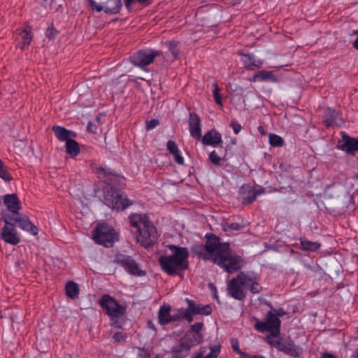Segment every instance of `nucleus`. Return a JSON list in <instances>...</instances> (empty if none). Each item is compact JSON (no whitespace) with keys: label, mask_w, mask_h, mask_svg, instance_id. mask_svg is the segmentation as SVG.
Here are the masks:
<instances>
[{"label":"nucleus","mask_w":358,"mask_h":358,"mask_svg":"<svg viewBox=\"0 0 358 358\" xmlns=\"http://www.w3.org/2000/svg\"><path fill=\"white\" fill-rule=\"evenodd\" d=\"M341 136L343 144L340 145V150L352 155L358 152V137H350L345 132H342Z\"/></svg>","instance_id":"obj_16"},{"label":"nucleus","mask_w":358,"mask_h":358,"mask_svg":"<svg viewBox=\"0 0 358 358\" xmlns=\"http://www.w3.org/2000/svg\"><path fill=\"white\" fill-rule=\"evenodd\" d=\"M159 122L157 119H152L150 120L146 121V129L148 130H151L155 129L157 125H159Z\"/></svg>","instance_id":"obj_44"},{"label":"nucleus","mask_w":358,"mask_h":358,"mask_svg":"<svg viewBox=\"0 0 358 358\" xmlns=\"http://www.w3.org/2000/svg\"><path fill=\"white\" fill-rule=\"evenodd\" d=\"M271 338V336L266 337L267 343L272 347L276 348L278 351L294 357H299L303 353L302 348L296 345L293 341L289 340L282 341L281 338Z\"/></svg>","instance_id":"obj_9"},{"label":"nucleus","mask_w":358,"mask_h":358,"mask_svg":"<svg viewBox=\"0 0 358 358\" xmlns=\"http://www.w3.org/2000/svg\"><path fill=\"white\" fill-rule=\"evenodd\" d=\"M190 348L180 339L179 343L171 348V356L174 358H185L190 352Z\"/></svg>","instance_id":"obj_23"},{"label":"nucleus","mask_w":358,"mask_h":358,"mask_svg":"<svg viewBox=\"0 0 358 358\" xmlns=\"http://www.w3.org/2000/svg\"><path fill=\"white\" fill-rule=\"evenodd\" d=\"M167 247L171 253L159 257V263L162 270L169 275H176L187 269L189 255L188 249L176 245H169Z\"/></svg>","instance_id":"obj_4"},{"label":"nucleus","mask_w":358,"mask_h":358,"mask_svg":"<svg viewBox=\"0 0 358 358\" xmlns=\"http://www.w3.org/2000/svg\"><path fill=\"white\" fill-rule=\"evenodd\" d=\"M358 34V31H356ZM353 47L358 50V37L353 42Z\"/></svg>","instance_id":"obj_51"},{"label":"nucleus","mask_w":358,"mask_h":358,"mask_svg":"<svg viewBox=\"0 0 358 358\" xmlns=\"http://www.w3.org/2000/svg\"><path fill=\"white\" fill-rule=\"evenodd\" d=\"M14 225L18 224V227L23 231L29 232L31 235L38 234V228L28 218V217L22 213H17L13 217H10Z\"/></svg>","instance_id":"obj_15"},{"label":"nucleus","mask_w":358,"mask_h":358,"mask_svg":"<svg viewBox=\"0 0 358 358\" xmlns=\"http://www.w3.org/2000/svg\"><path fill=\"white\" fill-rule=\"evenodd\" d=\"M14 36L15 41L17 42V46L22 50L29 47L33 38L31 31L27 29H16Z\"/></svg>","instance_id":"obj_18"},{"label":"nucleus","mask_w":358,"mask_h":358,"mask_svg":"<svg viewBox=\"0 0 358 358\" xmlns=\"http://www.w3.org/2000/svg\"><path fill=\"white\" fill-rule=\"evenodd\" d=\"M235 134H238L242 129V126L237 120H233L230 124Z\"/></svg>","instance_id":"obj_43"},{"label":"nucleus","mask_w":358,"mask_h":358,"mask_svg":"<svg viewBox=\"0 0 358 358\" xmlns=\"http://www.w3.org/2000/svg\"><path fill=\"white\" fill-rule=\"evenodd\" d=\"M189 130L190 135L196 139L201 138V122L199 116L195 113L189 114Z\"/></svg>","instance_id":"obj_17"},{"label":"nucleus","mask_w":358,"mask_h":358,"mask_svg":"<svg viewBox=\"0 0 358 358\" xmlns=\"http://www.w3.org/2000/svg\"><path fill=\"white\" fill-rule=\"evenodd\" d=\"M52 131L54 132L55 137L61 142H66L71 137L75 136L73 131L59 125L53 126Z\"/></svg>","instance_id":"obj_24"},{"label":"nucleus","mask_w":358,"mask_h":358,"mask_svg":"<svg viewBox=\"0 0 358 358\" xmlns=\"http://www.w3.org/2000/svg\"><path fill=\"white\" fill-rule=\"evenodd\" d=\"M203 327L204 324L203 322H196L191 325L189 329L187 331L196 335H203L201 331L203 329Z\"/></svg>","instance_id":"obj_34"},{"label":"nucleus","mask_w":358,"mask_h":358,"mask_svg":"<svg viewBox=\"0 0 358 358\" xmlns=\"http://www.w3.org/2000/svg\"><path fill=\"white\" fill-rule=\"evenodd\" d=\"M203 144L215 147L222 143V135L215 129H210L201 138Z\"/></svg>","instance_id":"obj_20"},{"label":"nucleus","mask_w":358,"mask_h":358,"mask_svg":"<svg viewBox=\"0 0 358 358\" xmlns=\"http://www.w3.org/2000/svg\"><path fill=\"white\" fill-rule=\"evenodd\" d=\"M357 264H358V255H357Z\"/></svg>","instance_id":"obj_60"},{"label":"nucleus","mask_w":358,"mask_h":358,"mask_svg":"<svg viewBox=\"0 0 358 358\" xmlns=\"http://www.w3.org/2000/svg\"><path fill=\"white\" fill-rule=\"evenodd\" d=\"M214 296H215V298L217 299V296L216 293H215Z\"/></svg>","instance_id":"obj_58"},{"label":"nucleus","mask_w":358,"mask_h":358,"mask_svg":"<svg viewBox=\"0 0 358 358\" xmlns=\"http://www.w3.org/2000/svg\"><path fill=\"white\" fill-rule=\"evenodd\" d=\"M0 178L6 182H10L13 179L10 173L3 164L0 166Z\"/></svg>","instance_id":"obj_35"},{"label":"nucleus","mask_w":358,"mask_h":358,"mask_svg":"<svg viewBox=\"0 0 358 358\" xmlns=\"http://www.w3.org/2000/svg\"><path fill=\"white\" fill-rule=\"evenodd\" d=\"M281 66H279L278 68H280ZM271 68H278L277 66H271Z\"/></svg>","instance_id":"obj_57"},{"label":"nucleus","mask_w":358,"mask_h":358,"mask_svg":"<svg viewBox=\"0 0 358 358\" xmlns=\"http://www.w3.org/2000/svg\"><path fill=\"white\" fill-rule=\"evenodd\" d=\"M88 2L92 10H95L97 12L104 11V6L98 4L95 0H88Z\"/></svg>","instance_id":"obj_40"},{"label":"nucleus","mask_w":358,"mask_h":358,"mask_svg":"<svg viewBox=\"0 0 358 358\" xmlns=\"http://www.w3.org/2000/svg\"><path fill=\"white\" fill-rule=\"evenodd\" d=\"M66 143V152L70 155L71 157H74L79 155L80 153V147L78 143L73 139L68 140Z\"/></svg>","instance_id":"obj_29"},{"label":"nucleus","mask_w":358,"mask_h":358,"mask_svg":"<svg viewBox=\"0 0 358 358\" xmlns=\"http://www.w3.org/2000/svg\"><path fill=\"white\" fill-rule=\"evenodd\" d=\"M1 220L4 222L0 230V238L6 243L17 245L20 242V236L11 222L8 215L2 214Z\"/></svg>","instance_id":"obj_8"},{"label":"nucleus","mask_w":358,"mask_h":358,"mask_svg":"<svg viewBox=\"0 0 358 358\" xmlns=\"http://www.w3.org/2000/svg\"><path fill=\"white\" fill-rule=\"evenodd\" d=\"M326 122H327V124H328V125H330V124H333V123H334V119H333V118L329 117V118H327V119H326Z\"/></svg>","instance_id":"obj_53"},{"label":"nucleus","mask_w":358,"mask_h":358,"mask_svg":"<svg viewBox=\"0 0 358 358\" xmlns=\"http://www.w3.org/2000/svg\"><path fill=\"white\" fill-rule=\"evenodd\" d=\"M91 124V122H89L88 124H87V129L90 130L89 127H90V124Z\"/></svg>","instance_id":"obj_56"},{"label":"nucleus","mask_w":358,"mask_h":358,"mask_svg":"<svg viewBox=\"0 0 358 358\" xmlns=\"http://www.w3.org/2000/svg\"><path fill=\"white\" fill-rule=\"evenodd\" d=\"M355 178L358 179V173L355 176Z\"/></svg>","instance_id":"obj_59"},{"label":"nucleus","mask_w":358,"mask_h":358,"mask_svg":"<svg viewBox=\"0 0 358 358\" xmlns=\"http://www.w3.org/2000/svg\"><path fill=\"white\" fill-rule=\"evenodd\" d=\"M351 358H358V349L351 355Z\"/></svg>","instance_id":"obj_54"},{"label":"nucleus","mask_w":358,"mask_h":358,"mask_svg":"<svg viewBox=\"0 0 358 358\" xmlns=\"http://www.w3.org/2000/svg\"><path fill=\"white\" fill-rule=\"evenodd\" d=\"M241 358H266L264 356L261 355H250L245 352H241Z\"/></svg>","instance_id":"obj_48"},{"label":"nucleus","mask_w":358,"mask_h":358,"mask_svg":"<svg viewBox=\"0 0 358 358\" xmlns=\"http://www.w3.org/2000/svg\"><path fill=\"white\" fill-rule=\"evenodd\" d=\"M205 238L206 244L200 252L203 259L213 262L228 273L241 271L244 259L232 252L229 243H222L220 238L213 234H206Z\"/></svg>","instance_id":"obj_1"},{"label":"nucleus","mask_w":358,"mask_h":358,"mask_svg":"<svg viewBox=\"0 0 358 358\" xmlns=\"http://www.w3.org/2000/svg\"><path fill=\"white\" fill-rule=\"evenodd\" d=\"M166 148L171 155L176 154V152L180 150L176 142L172 140H169L167 141Z\"/></svg>","instance_id":"obj_38"},{"label":"nucleus","mask_w":358,"mask_h":358,"mask_svg":"<svg viewBox=\"0 0 358 358\" xmlns=\"http://www.w3.org/2000/svg\"><path fill=\"white\" fill-rule=\"evenodd\" d=\"M230 343L231 345L232 349L240 356H241V352H243L242 350H241L239 348V343L237 339L236 338H231L230 340Z\"/></svg>","instance_id":"obj_42"},{"label":"nucleus","mask_w":358,"mask_h":358,"mask_svg":"<svg viewBox=\"0 0 358 358\" xmlns=\"http://www.w3.org/2000/svg\"><path fill=\"white\" fill-rule=\"evenodd\" d=\"M182 310L183 308H180L176 314L171 315V322H177L182 319V313H181Z\"/></svg>","instance_id":"obj_47"},{"label":"nucleus","mask_w":358,"mask_h":358,"mask_svg":"<svg viewBox=\"0 0 358 358\" xmlns=\"http://www.w3.org/2000/svg\"><path fill=\"white\" fill-rule=\"evenodd\" d=\"M174 157V161L180 164V165H183L184 164V162H185V160H184V158L181 155V152L180 151H178L176 152V154H173L172 155Z\"/></svg>","instance_id":"obj_45"},{"label":"nucleus","mask_w":358,"mask_h":358,"mask_svg":"<svg viewBox=\"0 0 358 358\" xmlns=\"http://www.w3.org/2000/svg\"><path fill=\"white\" fill-rule=\"evenodd\" d=\"M181 340L191 349L198 345L203 341V336L196 335L187 331Z\"/></svg>","instance_id":"obj_25"},{"label":"nucleus","mask_w":358,"mask_h":358,"mask_svg":"<svg viewBox=\"0 0 358 358\" xmlns=\"http://www.w3.org/2000/svg\"><path fill=\"white\" fill-rule=\"evenodd\" d=\"M99 178L103 180L106 185L103 187V202L108 207L117 210H123L132 205L127 196L121 193L115 185H118L124 179L112 169L103 166L94 169Z\"/></svg>","instance_id":"obj_2"},{"label":"nucleus","mask_w":358,"mask_h":358,"mask_svg":"<svg viewBox=\"0 0 358 358\" xmlns=\"http://www.w3.org/2000/svg\"><path fill=\"white\" fill-rule=\"evenodd\" d=\"M121 0H108L104 6V12L107 14H117L122 8Z\"/></svg>","instance_id":"obj_28"},{"label":"nucleus","mask_w":358,"mask_h":358,"mask_svg":"<svg viewBox=\"0 0 358 358\" xmlns=\"http://www.w3.org/2000/svg\"><path fill=\"white\" fill-rule=\"evenodd\" d=\"M171 308L170 306H162L158 311V322L164 326L171 323Z\"/></svg>","instance_id":"obj_26"},{"label":"nucleus","mask_w":358,"mask_h":358,"mask_svg":"<svg viewBox=\"0 0 358 358\" xmlns=\"http://www.w3.org/2000/svg\"><path fill=\"white\" fill-rule=\"evenodd\" d=\"M148 0H124L126 6H129L134 1H138L139 3H144L147 1Z\"/></svg>","instance_id":"obj_50"},{"label":"nucleus","mask_w":358,"mask_h":358,"mask_svg":"<svg viewBox=\"0 0 358 358\" xmlns=\"http://www.w3.org/2000/svg\"><path fill=\"white\" fill-rule=\"evenodd\" d=\"M57 34V31H56V29H54V28H52V27H51V28H48V29L46 30V31H45V35H46V36H47L49 39H50V40L54 39V38H55V36H56Z\"/></svg>","instance_id":"obj_46"},{"label":"nucleus","mask_w":358,"mask_h":358,"mask_svg":"<svg viewBox=\"0 0 358 358\" xmlns=\"http://www.w3.org/2000/svg\"><path fill=\"white\" fill-rule=\"evenodd\" d=\"M114 262L131 275L142 277L146 275L145 271L141 269L139 264L131 256L118 254L115 256Z\"/></svg>","instance_id":"obj_10"},{"label":"nucleus","mask_w":358,"mask_h":358,"mask_svg":"<svg viewBox=\"0 0 358 358\" xmlns=\"http://www.w3.org/2000/svg\"><path fill=\"white\" fill-rule=\"evenodd\" d=\"M237 226H238V224H234V223L231 224V229H237Z\"/></svg>","instance_id":"obj_55"},{"label":"nucleus","mask_w":358,"mask_h":358,"mask_svg":"<svg viewBox=\"0 0 358 358\" xmlns=\"http://www.w3.org/2000/svg\"><path fill=\"white\" fill-rule=\"evenodd\" d=\"M268 141L271 146L280 148L285 144L284 140L280 136L275 134H270L268 136Z\"/></svg>","instance_id":"obj_32"},{"label":"nucleus","mask_w":358,"mask_h":358,"mask_svg":"<svg viewBox=\"0 0 358 358\" xmlns=\"http://www.w3.org/2000/svg\"><path fill=\"white\" fill-rule=\"evenodd\" d=\"M127 338V334L123 331H117L115 333V334L113 336V339L115 342H122L124 341Z\"/></svg>","instance_id":"obj_41"},{"label":"nucleus","mask_w":358,"mask_h":358,"mask_svg":"<svg viewBox=\"0 0 358 358\" xmlns=\"http://www.w3.org/2000/svg\"><path fill=\"white\" fill-rule=\"evenodd\" d=\"M181 313H182V319H185L188 323L193 321L195 313H193L189 306L186 309H183Z\"/></svg>","instance_id":"obj_36"},{"label":"nucleus","mask_w":358,"mask_h":358,"mask_svg":"<svg viewBox=\"0 0 358 358\" xmlns=\"http://www.w3.org/2000/svg\"><path fill=\"white\" fill-rule=\"evenodd\" d=\"M178 43L174 41H171L167 43L169 51L175 59L178 57V50H177Z\"/></svg>","instance_id":"obj_37"},{"label":"nucleus","mask_w":358,"mask_h":358,"mask_svg":"<svg viewBox=\"0 0 358 358\" xmlns=\"http://www.w3.org/2000/svg\"><path fill=\"white\" fill-rule=\"evenodd\" d=\"M300 243L301 250L304 251L315 252L321 246V244L318 242H313L306 239H301Z\"/></svg>","instance_id":"obj_31"},{"label":"nucleus","mask_w":358,"mask_h":358,"mask_svg":"<svg viewBox=\"0 0 358 358\" xmlns=\"http://www.w3.org/2000/svg\"><path fill=\"white\" fill-rule=\"evenodd\" d=\"M171 358H174V357H173V356H171Z\"/></svg>","instance_id":"obj_62"},{"label":"nucleus","mask_w":358,"mask_h":358,"mask_svg":"<svg viewBox=\"0 0 358 358\" xmlns=\"http://www.w3.org/2000/svg\"><path fill=\"white\" fill-rule=\"evenodd\" d=\"M131 227L136 230V238L145 248L152 246L158 238L157 228L145 214H133L129 217Z\"/></svg>","instance_id":"obj_5"},{"label":"nucleus","mask_w":358,"mask_h":358,"mask_svg":"<svg viewBox=\"0 0 358 358\" xmlns=\"http://www.w3.org/2000/svg\"><path fill=\"white\" fill-rule=\"evenodd\" d=\"M99 303L101 308L104 309L106 313L110 317L113 321L112 324L120 327V325H118L117 322L115 321V320L124 315L125 308L115 299L108 294L102 296Z\"/></svg>","instance_id":"obj_7"},{"label":"nucleus","mask_w":358,"mask_h":358,"mask_svg":"<svg viewBox=\"0 0 358 358\" xmlns=\"http://www.w3.org/2000/svg\"><path fill=\"white\" fill-rule=\"evenodd\" d=\"M3 202L7 208V210H2L0 213L1 218L2 214L8 215L10 217H13L19 213L21 208V203L16 194H8L3 196Z\"/></svg>","instance_id":"obj_13"},{"label":"nucleus","mask_w":358,"mask_h":358,"mask_svg":"<svg viewBox=\"0 0 358 358\" xmlns=\"http://www.w3.org/2000/svg\"><path fill=\"white\" fill-rule=\"evenodd\" d=\"M213 96L215 103L218 106L222 107L223 104H222V97L220 94V89L218 87V84L217 83H213Z\"/></svg>","instance_id":"obj_33"},{"label":"nucleus","mask_w":358,"mask_h":358,"mask_svg":"<svg viewBox=\"0 0 358 358\" xmlns=\"http://www.w3.org/2000/svg\"><path fill=\"white\" fill-rule=\"evenodd\" d=\"M278 80V77L272 71H259L253 75L252 78L250 79V81L277 83Z\"/></svg>","instance_id":"obj_22"},{"label":"nucleus","mask_w":358,"mask_h":358,"mask_svg":"<svg viewBox=\"0 0 358 358\" xmlns=\"http://www.w3.org/2000/svg\"><path fill=\"white\" fill-rule=\"evenodd\" d=\"M209 348L210 352L206 355H204V350H200L192 355L191 358H217L221 352V345H210Z\"/></svg>","instance_id":"obj_27"},{"label":"nucleus","mask_w":358,"mask_h":358,"mask_svg":"<svg viewBox=\"0 0 358 358\" xmlns=\"http://www.w3.org/2000/svg\"><path fill=\"white\" fill-rule=\"evenodd\" d=\"M95 241L107 246L117 239V234L113 229H108L103 225L97 226L94 234Z\"/></svg>","instance_id":"obj_12"},{"label":"nucleus","mask_w":358,"mask_h":358,"mask_svg":"<svg viewBox=\"0 0 358 358\" xmlns=\"http://www.w3.org/2000/svg\"><path fill=\"white\" fill-rule=\"evenodd\" d=\"M220 358H224L223 357H220Z\"/></svg>","instance_id":"obj_61"},{"label":"nucleus","mask_w":358,"mask_h":358,"mask_svg":"<svg viewBox=\"0 0 358 358\" xmlns=\"http://www.w3.org/2000/svg\"><path fill=\"white\" fill-rule=\"evenodd\" d=\"M185 301L191 310L193 312V313H195V315L208 316L210 315L212 313V307L209 304L203 305L201 303H198L194 301L187 298L185 299Z\"/></svg>","instance_id":"obj_19"},{"label":"nucleus","mask_w":358,"mask_h":358,"mask_svg":"<svg viewBox=\"0 0 358 358\" xmlns=\"http://www.w3.org/2000/svg\"><path fill=\"white\" fill-rule=\"evenodd\" d=\"M66 295L71 299H75L79 294V287L77 283L69 281L66 283L65 287Z\"/></svg>","instance_id":"obj_30"},{"label":"nucleus","mask_w":358,"mask_h":358,"mask_svg":"<svg viewBox=\"0 0 358 358\" xmlns=\"http://www.w3.org/2000/svg\"><path fill=\"white\" fill-rule=\"evenodd\" d=\"M281 316L282 314L280 313V310L276 311V313L268 311L264 321L256 320L254 327L259 332H270V334L266 336L277 338L280 332L281 321L279 317Z\"/></svg>","instance_id":"obj_6"},{"label":"nucleus","mask_w":358,"mask_h":358,"mask_svg":"<svg viewBox=\"0 0 358 358\" xmlns=\"http://www.w3.org/2000/svg\"><path fill=\"white\" fill-rule=\"evenodd\" d=\"M241 55H242L241 61L248 70H252L254 68L260 69L264 64L263 59H257L255 55L248 53Z\"/></svg>","instance_id":"obj_21"},{"label":"nucleus","mask_w":358,"mask_h":358,"mask_svg":"<svg viewBox=\"0 0 358 358\" xmlns=\"http://www.w3.org/2000/svg\"><path fill=\"white\" fill-rule=\"evenodd\" d=\"M320 358H337V357L329 352H324L321 354Z\"/></svg>","instance_id":"obj_49"},{"label":"nucleus","mask_w":358,"mask_h":358,"mask_svg":"<svg viewBox=\"0 0 358 358\" xmlns=\"http://www.w3.org/2000/svg\"><path fill=\"white\" fill-rule=\"evenodd\" d=\"M148 327H149L150 329H153V330H155V331L156 330V328H155V327L154 324H153L151 321H149V322H148Z\"/></svg>","instance_id":"obj_52"},{"label":"nucleus","mask_w":358,"mask_h":358,"mask_svg":"<svg viewBox=\"0 0 358 358\" xmlns=\"http://www.w3.org/2000/svg\"><path fill=\"white\" fill-rule=\"evenodd\" d=\"M258 275L252 271H241L227 282L228 294L234 299L241 301L246 296L245 290L258 294L262 290Z\"/></svg>","instance_id":"obj_3"},{"label":"nucleus","mask_w":358,"mask_h":358,"mask_svg":"<svg viewBox=\"0 0 358 358\" xmlns=\"http://www.w3.org/2000/svg\"><path fill=\"white\" fill-rule=\"evenodd\" d=\"M209 159L212 164L217 166L220 165V162L222 161V158L217 155L215 150L212 151L209 154Z\"/></svg>","instance_id":"obj_39"},{"label":"nucleus","mask_w":358,"mask_h":358,"mask_svg":"<svg viewBox=\"0 0 358 358\" xmlns=\"http://www.w3.org/2000/svg\"><path fill=\"white\" fill-rule=\"evenodd\" d=\"M264 192L262 187L256 188L248 184H243L240 189L239 194L242 199L243 205H248L255 201L257 197Z\"/></svg>","instance_id":"obj_14"},{"label":"nucleus","mask_w":358,"mask_h":358,"mask_svg":"<svg viewBox=\"0 0 358 358\" xmlns=\"http://www.w3.org/2000/svg\"><path fill=\"white\" fill-rule=\"evenodd\" d=\"M161 51L146 48L137 51L131 57V62L135 66L143 68L153 63L156 57L159 56Z\"/></svg>","instance_id":"obj_11"}]
</instances>
